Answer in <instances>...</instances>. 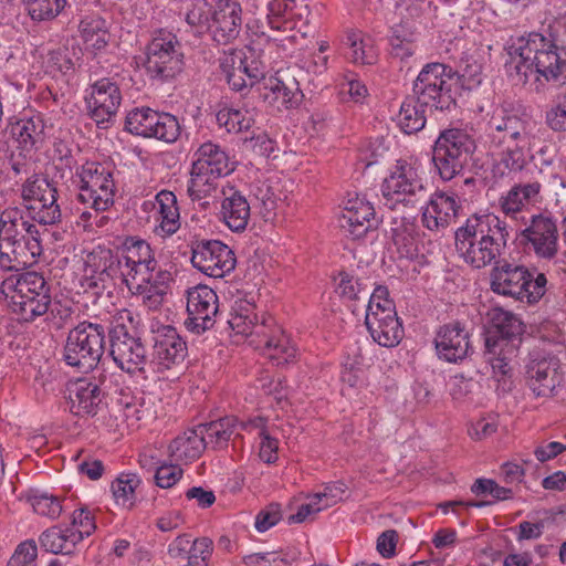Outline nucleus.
Masks as SVG:
<instances>
[{
    "label": "nucleus",
    "instance_id": "f257e3e1",
    "mask_svg": "<svg viewBox=\"0 0 566 566\" xmlns=\"http://www.w3.org/2000/svg\"><path fill=\"white\" fill-rule=\"evenodd\" d=\"M566 12L554 17L547 24V36L532 32L521 36L509 46L510 61L506 66L515 72L520 82L527 83L533 74L544 77L556 86L566 84Z\"/></svg>",
    "mask_w": 566,
    "mask_h": 566
},
{
    "label": "nucleus",
    "instance_id": "f03ea898",
    "mask_svg": "<svg viewBox=\"0 0 566 566\" xmlns=\"http://www.w3.org/2000/svg\"><path fill=\"white\" fill-rule=\"evenodd\" d=\"M536 125L504 106L496 107L485 127L490 148L499 150L494 163L495 176L504 177L521 172L533 159V147L537 142Z\"/></svg>",
    "mask_w": 566,
    "mask_h": 566
},
{
    "label": "nucleus",
    "instance_id": "7ed1b4c3",
    "mask_svg": "<svg viewBox=\"0 0 566 566\" xmlns=\"http://www.w3.org/2000/svg\"><path fill=\"white\" fill-rule=\"evenodd\" d=\"M511 228L493 213H474L454 233L455 250L474 269L494 265L507 247Z\"/></svg>",
    "mask_w": 566,
    "mask_h": 566
},
{
    "label": "nucleus",
    "instance_id": "20e7f679",
    "mask_svg": "<svg viewBox=\"0 0 566 566\" xmlns=\"http://www.w3.org/2000/svg\"><path fill=\"white\" fill-rule=\"evenodd\" d=\"M228 324L235 334L251 337L250 343L262 348L277 366L295 357V347L275 319L265 313L259 316L255 306L247 301L235 302Z\"/></svg>",
    "mask_w": 566,
    "mask_h": 566
},
{
    "label": "nucleus",
    "instance_id": "39448f33",
    "mask_svg": "<svg viewBox=\"0 0 566 566\" xmlns=\"http://www.w3.org/2000/svg\"><path fill=\"white\" fill-rule=\"evenodd\" d=\"M523 331L522 321L513 313L502 308H494L490 313L484 355L495 375L507 376L512 371Z\"/></svg>",
    "mask_w": 566,
    "mask_h": 566
},
{
    "label": "nucleus",
    "instance_id": "423d86ee",
    "mask_svg": "<svg viewBox=\"0 0 566 566\" xmlns=\"http://www.w3.org/2000/svg\"><path fill=\"white\" fill-rule=\"evenodd\" d=\"M0 292L21 321L33 322L46 314L52 302L51 285L43 274L29 271L2 281Z\"/></svg>",
    "mask_w": 566,
    "mask_h": 566
},
{
    "label": "nucleus",
    "instance_id": "0eeeda50",
    "mask_svg": "<svg viewBox=\"0 0 566 566\" xmlns=\"http://www.w3.org/2000/svg\"><path fill=\"white\" fill-rule=\"evenodd\" d=\"M234 170L226 150L210 140L195 150L190 170L188 192L193 200L210 196L217 189V181Z\"/></svg>",
    "mask_w": 566,
    "mask_h": 566
},
{
    "label": "nucleus",
    "instance_id": "6e6552de",
    "mask_svg": "<svg viewBox=\"0 0 566 566\" xmlns=\"http://www.w3.org/2000/svg\"><path fill=\"white\" fill-rule=\"evenodd\" d=\"M106 332L107 327L102 323H78L66 337L63 350L65 364L84 373L93 370L104 354Z\"/></svg>",
    "mask_w": 566,
    "mask_h": 566
},
{
    "label": "nucleus",
    "instance_id": "1a4fd4ad",
    "mask_svg": "<svg viewBox=\"0 0 566 566\" xmlns=\"http://www.w3.org/2000/svg\"><path fill=\"white\" fill-rule=\"evenodd\" d=\"M382 203L390 210L415 209L427 200L429 188L418 170L406 161H398L381 184Z\"/></svg>",
    "mask_w": 566,
    "mask_h": 566
},
{
    "label": "nucleus",
    "instance_id": "9d476101",
    "mask_svg": "<svg viewBox=\"0 0 566 566\" xmlns=\"http://www.w3.org/2000/svg\"><path fill=\"white\" fill-rule=\"evenodd\" d=\"M453 70L442 63H429L419 73L413 84V95L420 106L436 111H448L455 105Z\"/></svg>",
    "mask_w": 566,
    "mask_h": 566
},
{
    "label": "nucleus",
    "instance_id": "9b49d317",
    "mask_svg": "<svg viewBox=\"0 0 566 566\" xmlns=\"http://www.w3.org/2000/svg\"><path fill=\"white\" fill-rule=\"evenodd\" d=\"M474 150L475 142L467 132L459 128L442 130L432 149V161L440 178L449 181L459 175Z\"/></svg>",
    "mask_w": 566,
    "mask_h": 566
},
{
    "label": "nucleus",
    "instance_id": "f8f14e48",
    "mask_svg": "<svg viewBox=\"0 0 566 566\" xmlns=\"http://www.w3.org/2000/svg\"><path fill=\"white\" fill-rule=\"evenodd\" d=\"M185 66L182 44L171 31H156L146 46L145 69L151 78L169 81Z\"/></svg>",
    "mask_w": 566,
    "mask_h": 566
},
{
    "label": "nucleus",
    "instance_id": "ddd939ff",
    "mask_svg": "<svg viewBox=\"0 0 566 566\" xmlns=\"http://www.w3.org/2000/svg\"><path fill=\"white\" fill-rule=\"evenodd\" d=\"M387 296L386 287L375 289L368 300L365 324L376 343L384 347H394L402 339L403 328L394 302Z\"/></svg>",
    "mask_w": 566,
    "mask_h": 566
},
{
    "label": "nucleus",
    "instance_id": "4468645a",
    "mask_svg": "<svg viewBox=\"0 0 566 566\" xmlns=\"http://www.w3.org/2000/svg\"><path fill=\"white\" fill-rule=\"evenodd\" d=\"M219 67L231 90L241 92L265 77L266 66L261 53L252 46L230 48L219 57Z\"/></svg>",
    "mask_w": 566,
    "mask_h": 566
},
{
    "label": "nucleus",
    "instance_id": "2eb2a0df",
    "mask_svg": "<svg viewBox=\"0 0 566 566\" xmlns=\"http://www.w3.org/2000/svg\"><path fill=\"white\" fill-rule=\"evenodd\" d=\"M80 180L78 200L90 203L96 211H105L114 202L115 184L112 171L96 161L85 163L77 171Z\"/></svg>",
    "mask_w": 566,
    "mask_h": 566
},
{
    "label": "nucleus",
    "instance_id": "dca6fc26",
    "mask_svg": "<svg viewBox=\"0 0 566 566\" xmlns=\"http://www.w3.org/2000/svg\"><path fill=\"white\" fill-rule=\"evenodd\" d=\"M56 188L38 174H31L21 186V198L25 202L34 201L36 205L27 206L36 210L34 220L41 224H54L61 220L62 213L57 201Z\"/></svg>",
    "mask_w": 566,
    "mask_h": 566
},
{
    "label": "nucleus",
    "instance_id": "f3484780",
    "mask_svg": "<svg viewBox=\"0 0 566 566\" xmlns=\"http://www.w3.org/2000/svg\"><path fill=\"white\" fill-rule=\"evenodd\" d=\"M521 242L537 259L551 261L559 249L556 220L549 214L538 213L531 218L530 224L521 231Z\"/></svg>",
    "mask_w": 566,
    "mask_h": 566
},
{
    "label": "nucleus",
    "instance_id": "a211bd4d",
    "mask_svg": "<svg viewBox=\"0 0 566 566\" xmlns=\"http://www.w3.org/2000/svg\"><path fill=\"white\" fill-rule=\"evenodd\" d=\"M191 263L211 277H223L234 270V252L219 240H197L191 245Z\"/></svg>",
    "mask_w": 566,
    "mask_h": 566
},
{
    "label": "nucleus",
    "instance_id": "6ab92c4d",
    "mask_svg": "<svg viewBox=\"0 0 566 566\" xmlns=\"http://www.w3.org/2000/svg\"><path fill=\"white\" fill-rule=\"evenodd\" d=\"M153 340L149 366L154 371L164 374L182 365L188 348L175 327L170 325L161 326L155 332Z\"/></svg>",
    "mask_w": 566,
    "mask_h": 566
},
{
    "label": "nucleus",
    "instance_id": "aec40b11",
    "mask_svg": "<svg viewBox=\"0 0 566 566\" xmlns=\"http://www.w3.org/2000/svg\"><path fill=\"white\" fill-rule=\"evenodd\" d=\"M109 354L114 363L128 374L144 373L147 365L146 349L140 338L118 325L109 332Z\"/></svg>",
    "mask_w": 566,
    "mask_h": 566
},
{
    "label": "nucleus",
    "instance_id": "412c9836",
    "mask_svg": "<svg viewBox=\"0 0 566 566\" xmlns=\"http://www.w3.org/2000/svg\"><path fill=\"white\" fill-rule=\"evenodd\" d=\"M185 326L189 332L202 334L214 325L218 313V296L207 285H197L187 292Z\"/></svg>",
    "mask_w": 566,
    "mask_h": 566
},
{
    "label": "nucleus",
    "instance_id": "4be33fe9",
    "mask_svg": "<svg viewBox=\"0 0 566 566\" xmlns=\"http://www.w3.org/2000/svg\"><path fill=\"white\" fill-rule=\"evenodd\" d=\"M426 206L421 207V223L429 231H444L458 217L461 202L457 193L437 190L429 192Z\"/></svg>",
    "mask_w": 566,
    "mask_h": 566
},
{
    "label": "nucleus",
    "instance_id": "5701e85b",
    "mask_svg": "<svg viewBox=\"0 0 566 566\" xmlns=\"http://www.w3.org/2000/svg\"><path fill=\"white\" fill-rule=\"evenodd\" d=\"M526 382L537 397H551L563 381L559 360L554 356L532 354L526 365Z\"/></svg>",
    "mask_w": 566,
    "mask_h": 566
},
{
    "label": "nucleus",
    "instance_id": "b1692460",
    "mask_svg": "<svg viewBox=\"0 0 566 566\" xmlns=\"http://www.w3.org/2000/svg\"><path fill=\"white\" fill-rule=\"evenodd\" d=\"M528 269L523 264L500 259L490 274L491 290L499 295L524 301Z\"/></svg>",
    "mask_w": 566,
    "mask_h": 566
},
{
    "label": "nucleus",
    "instance_id": "393cba45",
    "mask_svg": "<svg viewBox=\"0 0 566 566\" xmlns=\"http://www.w3.org/2000/svg\"><path fill=\"white\" fill-rule=\"evenodd\" d=\"M261 96L279 112L296 107L303 98L300 84L290 69L280 70L271 76L264 83Z\"/></svg>",
    "mask_w": 566,
    "mask_h": 566
},
{
    "label": "nucleus",
    "instance_id": "a878e982",
    "mask_svg": "<svg viewBox=\"0 0 566 566\" xmlns=\"http://www.w3.org/2000/svg\"><path fill=\"white\" fill-rule=\"evenodd\" d=\"M122 102V94L116 83L102 78L92 86L88 99L91 117L97 126L106 127L113 123Z\"/></svg>",
    "mask_w": 566,
    "mask_h": 566
},
{
    "label": "nucleus",
    "instance_id": "bb28decb",
    "mask_svg": "<svg viewBox=\"0 0 566 566\" xmlns=\"http://www.w3.org/2000/svg\"><path fill=\"white\" fill-rule=\"evenodd\" d=\"M434 345L439 358L448 363L463 360L472 352L469 331L460 322L441 326L437 332Z\"/></svg>",
    "mask_w": 566,
    "mask_h": 566
},
{
    "label": "nucleus",
    "instance_id": "cd10ccee",
    "mask_svg": "<svg viewBox=\"0 0 566 566\" xmlns=\"http://www.w3.org/2000/svg\"><path fill=\"white\" fill-rule=\"evenodd\" d=\"M122 256L126 263V285L135 284V279L142 276V281L149 271H155L157 261L150 244L136 237H127L122 244Z\"/></svg>",
    "mask_w": 566,
    "mask_h": 566
},
{
    "label": "nucleus",
    "instance_id": "c85d7f7f",
    "mask_svg": "<svg viewBox=\"0 0 566 566\" xmlns=\"http://www.w3.org/2000/svg\"><path fill=\"white\" fill-rule=\"evenodd\" d=\"M241 13V4L235 0L217 2L209 25L214 42L227 45L239 36L242 25Z\"/></svg>",
    "mask_w": 566,
    "mask_h": 566
},
{
    "label": "nucleus",
    "instance_id": "c756f323",
    "mask_svg": "<svg viewBox=\"0 0 566 566\" xmlns=\"http://www.w3.org/2000/svg\"><path fill=\"white\" fill-rule=\"evenodd\" d=\"M0 239L23 245L33 242L35 251L42 253L38 227L24 218L18 207H8L0 213Z\"/></svg>",
    "mask_w": 566,
    "mask_h": 566
},
{
    "label": "nucleus",
    "instance_id": "7c9ffc66",
    "mask_svg": "<svg viewBox=\"0 0 566 566\" xmlns=\"http://www.w3.org/2000/svg\"><path fill=\"white\" fill-rule=\"evenodd\" d=\"M339 224L353 239H360L370 229L376 228L378 221L374 207L365 199L356 197L346 202Z\"/></svg>",
    "mask_w": 566,
    "mask_h": 566
},
{
    "label": "nucleus",
    "instance_id": "2f4dec72",
    "mask_svg": "<svg viewBox=\"0 0 566 566\" xmlns=\"http://www.w3.org/2000/svg\"><path fill=\"white\" fill-rule=\"evenodd\" d=\"M220 213L222 221L231 231L242 232L249 223L251 207L245 196L229 187L228 190H223Z\"/></svg>",
    "mask_w": 566,
    "mask_h": 566
},
{
    "label": "nucleus",
    "instance_id": "473e14b6",
    "mask_svg": "<svg viewBox=\"0 0 566 566\" xmlns=\"http://www.w3.org/2000/svg\"><path fill=\"white\" fill-rule=\"evenodd\" d=\"M99 386L86 379H78L70 389V409L74 415H95L102 402Z\"/></svg>",
    "mask_w": 566,
    "mask_h": 566
},
{
    "label": "nucleus",
    "instance_id": "72a5a7b5",
    "mask_svg": "<svg viewBox=\"0 0 566 566\" xmlns=\"http://www.w3.org/2000/svg\"><path fill=\"white\" fill-rule=\"evenodd\" d=\"M86 264L93 268L92 272L98 274L102 282L119 279L126 284V263L123 256L115 255L112 250H94L87 255Z\"/></svg>",
    "mask_w": 566,
    "mask_h": 566
},
{
    "label": "nucleus",
    "instance_id": "f704fd0d",
    "mask_svg": "<svg viewBox=\"0 0 566 566\" xmlns=\"http://www.w3.org/2000/svg\"><path fill=\"white\" fill-rule=\"evenodd\" d=\"M41 254L33 242L21 245L0 239V269L3 271H19L33 264Z\"/></svg>",
    "mask_w": 566,
    "mask_h": 566
},
{
    "label": "nucleus",
    "instance_id": "c9c22d12",
    "mask_svg": "<svg viewBox=\"0 0 566 566\" xmlns=\"http://www.w3.org/2000/svg\"><path fill=\"white\" fill-rule=\"evenodd\" d=\"M207 448L206 436L197 428L178 434L169 444L170 458L176 461L191 462L198 459Z\"/></svg>",
    "mask_w": 566,
    "mask_h": 566
},
{
    "label": "nucleus",
    "instance_id": "e433bc0d",
    "mask_svg": "<svg viewBox=\"0 0 566 566\" xmlns=\"http://www.w3.org/2000/svg\"><path fill=\"white\" fill-rule=\"evenodd\" d=\"M39 542L48 553L69 555L82 542V536L80 533H75L73 527L52 526L40 535Z\"/></svg>",
    "mask_w": 566,
    "mask_h": 566
},
{
    "label": "nucleus",
    "instance_id": "4c0bfd02",
    "mask_svg": "<svg viewBox=\"0 0 566 566\" xmlns=\"http://www.w3.org/2000/svg\"><path fill=\"white\" fill-rule=\"evenodd\" d=\"M44 123L40 116L21 118L11 124L10 135L22 150L36 149L44 140Z\"/></svg>",
    "mask_w": 566,
    "mask_h": 566
},
{
    "label": "nucleus",
    "instance_id": "58836bf2",
    "mask_svg": "<svg viewBox=\"0 0 566 566\" xmlns=\"http://www.w3.org/2000/svg\"><path fill=\"white\" fill-rule=\"evenodd\" d=\"M541 188L542 186L538 181L515 185L499 200L502 212L505 216L514 217L527 203L536 199Z\"/></svg>",
    "mask_w": 566,
    "mask_h": 566
},
{
    "label": "nucleus",
    "instance_id": "ea45409f",
    "mask_svg": "<svg viewBox=\"0 0 566 566\" xmlns=\"http://www.w3.org/2000/svg\"><path fill=\"white\" fill-rule=\"evenodd\" d=\"M154 208L157 209L159 229L165 235H171L180 228V216L177 198L169 190H161L155 197Z\"/></svg>",
    "mask_w": 566,
    "mask_h": 566
},
{
    "label": "nucleus",
    "instance_id": "a19ab883",
    "mask_svg": "<svg viewBox=\"0 0 566 566\" xmlns=\"http://www.w3.org/2000/svg\"><path fill=\"white\" fill-rule=\"evenodd\" d=\"M237 427V418L224 417L209 423H201L197 429L200 430V433L206 436L207 447L211 444L213 449H221L227 447Z\"/></svg>",
    "mask_w": 566,
    "mask_h": 566
},
{
    "label": "nucleus",
    "instance_id": "79ce46f5",
    "mask_svg": "<svg viewBox=\"0 0 566 566\" xmlns=\"http://www.w3.org/2000/svg\"><path fill=\"white\" fill-rule=\"evenodd\" d=\"M80 32L87 50L94 53L104 50L109 40L106 22L99 17L85 18L80 23Z\"/></svg>",
    "mask_w": 566,
    "mask_h": 566
},
{
    "label": "nucleus",
    "instance_id": "37998d69",
    "mask_svg": "<svg viewBox=\"0 0 566 566\" xmlns=\"http://www.w3.org/2000/svg\"><path fill=\"white\" fill-rule=\"evenodd\" d=\"M398 125L405 134H413L426 125V107L412 96H408L401 104L398 114Z\"/></svg>",
    "mask_w": 566,
    "mask_h": 566
},
{
    "label": "nucleus",
    "instance_id": "c03bdc74",
    "mask_svg": "<svg viewBox=\"0 0 566 566\" xmlns=\"http://www.w3.org/2000/svg\"><path fill=\"white\" fill-rule=\"evenodd\" d=\"M392 242L399 258L412 260L419 254L418 230L415 223H402L392 230Z\"/></svg>",
    "mask_w": 566,
    "mask_h": 566
},
{
    "label": "nucleus",
    "instance_id": "a18cd8bd",
    "mask_svg": "<svg viewBox=\"0 0 566 566\" xmlns=\"http://www.w3.org/2000/svg\"><path fill=\"white\" fill-rule=\"evenodd\" d=\"M217 122L229 133L245 132L254 124V109L223 108L218 112Z\"/></svg>",
    "mask_w": 566,
    "mask_h": 566
},
{
    "label": "nucleus",
    "instance_id": "49530a36",
    "mask_svg": "<svg viewBox=\"0 0 566 566\" xmlns=\"http://www.w3.org/2000/svg\"><path fill=\"white\" fill-rule=\"evenodd\" d=\"M140 479L134 473H122L113 483V496L118 505L132 509L136 502V489Z\"/></svg>",
    "mask_w": 566,
    "mask_h": 566
},
{
    "label": "nucleus",
    "instance_id": "de8ad7c7",
    "mask_svg": "<svg viewBox=\"0 0 566 566\" xmlns=\"http://www.w3.org/2000/svg\"><path fill=\"white\" fill-rule=\"evenodd\" d=\"M346 43L352 50L350 59L356 64L370 65L376 62L377 54L370 38H364L360 32L350 31Z\"/></svg>",
    "mask_w": 566,
    "mask_h": 566
},
{
    "label": "nucleus",
    "instance_id": "09e8293b",
    "mask_svg": "<svg viewBox=\"0 0 566 566\" xmlns=\"http://www.w3.org/2000/svg\"><path fill=\"white\" fill-rule=\"evenodd\" d=\"M172 280L171 273L166 270L149 271V275H146L145 280L142 281V276L139 279H135V284H128L127 287L136 292H151L150 290H155L161 293H167L168 284Z\"/></svg>",
    "mask_w": 566,
    "mask_h": 566
},
{
    "label": "nucleus",
    "instance_id": "8fccbe9b",
    "mask_svg": "<svg viewBox=\"0 0 566 566\" xmlns=\"http://www.w3.org/2000/svg\"><path fill=\"white\" fill-rule=\"evenodd\" d=\"M455 74V85L459 83L465 90H473L482 82V65L472 57L461 61L460 70Z\"/></svg>",
    "mask_w": 566,
    "mask_h": 566
},
{
    "label": "nucleus",
    "instance_id": "3c124183",
    "mask_svg": "<svg viewBox=\"0 0 566 566\" xmlns=\"http://www.w3.org/2000/svg\"><path fill=\"white\" fill-rule=\"evenodd\" d=\"M28 501L33 507V511L39 515L50 518H57L62 513L60 499L52 494H48L45 492H34L29 495Z\"/></svg>",
    "mask_w": 566,
    "mask_h": 566
},
{
    "label": "nucleus",
    "instance_id": "603ef678",
    "mask_svg": "<svg viewBox=\"0 0 566 566\" xmlns=\"http://www.w3.org/2000/svg\"><path fill=\"white\" fill-rule=\"evenodd\" d=\"M65 4L66 0H31L29 14L36 21L51 20L64 9Z\"/></svg>",
    "mask_w": 566,
    "mask_h": 566
},
{
    "label": "nucleus",
    "instance_id": "864d4df0",
    "mask_svg": "<svg viewBox=\"0 0 566 566\" xmlns=\"http://www.w3.org/2000/svg\"><path fill=\"white\" fill-rule=\"evenodd\" d=\"M545 124L553 132H566V88L557 94L554 105L545 113Z\"/></svg>",
    "mask_w": 566,
    "mask_h": 566
},
{
    "label": "nucleus",
    "instance_id": "5fc2aeb1",
    "mask_svg": "<svg viewBox=\"0 0 566 566\" xmlns=\"http://www.w3.org/2000/svg\"><path fill=\"white\" fill-rule=\"evenodd\" d=\"M150 114H154L151 108H135L130 111L125 118V128L127 132L145 137L148 132Z\"/></svg>",
    "mask_w": 566,
    "mask_h": 566
},
{
    "label": "nucleus",
    "instance_id": "6e6d98bb",
    "mask_svg": "<svg viewBox=\"0 0 566 566\" xmlns=\"http://www.w3.org/2000/svg\"><path fill=\"white\" fill-rule=\"evenodd\" d=\"M211 15V7L207 0H198L192 3L191 8L186 13V22L190 27L201 31L207 28L209 29Z\"/></svg>",
    "mask_w": 566,
    "mask_h": 566
},
{
    "label": "nucleus",
    "instance_id": "4d7b16f0",
    "mask_svg": "<svg viewBox=\"0 0 566 566\" xmlns=\"http://www.w3.org/2000/svg\"><path fill=\"white\" fill-rule=\"evenodd\" d=\"M337 293L348 300H360L369 297L368 290L363 286L359 280H354L349 274L342 272L339 274V283L336 289Z\"/></svg>",
    "mask_w": 566,
    "mask_h": 566
},
{
    "label": "nucleus",
    "instance_id": "13d9d810",
    "mask_svg": "<svg viewBox=\"0 0 566 566\" xmlns=\"http://www.w3.org/2000/svg\"><path fill=\"white\" fill-rule=\"evenodd\" d=\"M38 547L33 539H28L18 545L11 556L8 566H36Z\"/></svg>",
    "mask_w": 566,
    "mask_h": 566
},
{
    "label": "nucleus",
    "instance_id": "bf43d9fd",
    "mask_svg": "<svg viewBox=\"0 0 566 566\" xmlns=\"http://www.w3.org/2000/svg\"><path fill=\"white\" fill-rule=\"evenodd\" d=\"M157 127L156 139L164 140L166 143H174L180 136V124L176 116L163 113V118Z\"/></svg>",
    "mask_w": 566,
    "mask_h": 566
},
{
    "label": "nucleus",
    "instance_id": "052dcab7",
    "mask_svg": "<svg viewBox=\"0 0 566 566\" xmlns=\"http://www.w3.org/2000/svg\"><path fill=\"white\" fill-rule=\"evenodd\" d=\"M345 492L346 485L343 482H334L327 484L323 492L314 493L313 499H316L325 510L343 501Z\"/></svg>",
    "mask_w": 566,
    "mask_h": 566
},
{
    "label": "nucleus",
    "instance_id": "680f3d73",
    "mask_svg": "<svg viewBox=\"0 0 566 566\" xmlns=\"http://www.w3.org/2000/svg\"><path fill=\"white\" fill-rule=\"evenodd\" d=\"M182 476V469L177 464H163L157 468L155 480L159 488L168 489Z\"/></svg>",
    "mask_w": 566,
    "mask_h": 566
},
{
    "label": "nucleus",
    "instance_id": "e2e57ef3",
    "mask_svg": "<svg viewBox=\"0 0 566 566\" xmlns=\"http://www.w3.org/2000/svg\"><path fill=\"white\" fill-rule=\"evenodd\" d=\"M282 517L280 504L272 503L266 509L262 510L255 518V528L259 532H265L272 526L276 525Z\"/></svg>",
    "mask_w": 566,
    "mask_h": 566
},
{
    "label": "nucleus",
    "instance_id": "0e129e2a",
    "mask_svg": "<svg viewBox=\"0 0 566 566\" xmlns=\"http://www.w3.org/2000/svg\"><path fill=\"white\" fill-rule=\"evenodd\" d=\"M547 279L545 274L538 273L535 277L528 272L527 277V292L524 294V300L527 303L538 302L546 293Z\"/></svg>",
    "mask_w": 566,
    "mask_h": 566
},
{
    "label": "nucleus",
    "instance_id": "69168bd1",
    "mask_svg": "<svg viewBox=\"0 0 566 566\" xmlns=\"http://www.w3.org/2000/svg\"><path fill=\"white\" fill-rule=\"evenodd\" d=\"M7 161L14 178L21 175H29L32 171L33 164L25 155V150L11 151L7 157Z\"/></svg>",
    "mask_w": 566,
    "mask_h": 566
},
{
    "label": "nucleus",
    "instance_id": "338daca9",
    "mask_svg": "<svg viewBox=\"0 0 566 566\" xmlns=\"http://www.w3.org/2000/svg\"><path fill=\"white\" fill-rule=\"evenodd\" d=\"M72 524L73 526H77L75 533L81 534L82 541L84 539V537L90 536L96 527L94 517L92 516L91 512L87 511L86 509H78L74 511Z\"/></svg>",
    "mask_w": 566,
    "mask_h": 566
},
{
    "label": "nucleus",
    "instance_id": "774afa93",
    "mask_svg": "<svg viewBox=\"0 0 566 566\" xmlns=\"http://www.w3.org/2000/svg\"><path fill=\"white\" fill-rule=\"evenodd\" d=\"M260 442V458L266 463H273L277 459L279 441L272 438L266 429H262Z\"/></svg>",
    "mask_w": 566,
    "mask_h": 566
}]
</instances>
